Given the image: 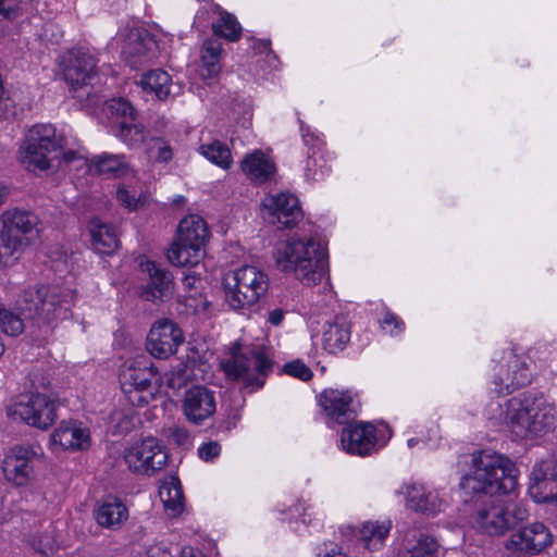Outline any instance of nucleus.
I'll return each mask as SVG.
<instances>
[{
	"label": "nucleus",
	"mask_w": 557,
	"mask_h": 557,
	"mask_svg": "<svg viewBox=\"0 0 557 557\" xmlns=\"http://www.w3.org/2000/svg\"><path fill=\"white\" fill-rule=\"evenodd\" d=\"M349 554L343 550V547L335 543H324L318 557H348Z\"/></svg>",
	"instance_id": "nucleus-54"
},
{
	"label": "nucleus",
	"mask_w": 557,
	"mask_h": 557,
	"mask_svg": "<svg viewBox=\"0 0 557 557\" xmlns=\"http://www.w3.org/2000/svg\"><path fill=\"white\" fill-rule=\"evenodd\" d=\"M262 207L267 212V219L282 227H293L302 218L297 197L288 193L265 196Z\"/></svg>",
	"instance_id": "nucleus-19"
},
{
	"label": "nucleus",
	"mask_w": 557,
	"mask_h": 557,
	"mask_svg": "<svg viewBox=\"0 0 557 557\" xmlns=\"http://www.w3.org/2000/svg\"><path fill=\"white\" fill-rule=\"evenodd\" d=\"M181 557H205V556L200 550H197L191 546H185L182 548Z\"/></svg>",
	"instance_id": "nucleus-61"
},
{
	"label": "nucleus",
	"mask_w": 557,
	"mask_h": 557,
	"mask_svg": "<svg viewBox=\"0 0 557 557\" xmlns=\"http://www.w3.org/2000/svg\"><path fill=\"white\" fill-rule=\"evenodd\" d=\"M183 342L184 335L177 324L169 319H160L150 327L146 349L154 358L165 359L175 354Z\"/></svg>",
	"instance_id": "nucleus-18"
},
{
	"label": "nucleus",
	"mask_w": 557,
	"mask_h": 557,
	"mask_svg": "<svg viewBox=\"0 0 557 557\" xmlns=\"http://www.w3.org/2000/svg\"><path fill=\"white\" fill-rule=\"evenodd\" d=\"M547 461L535 463L531 472L529 494L536 503H557V476Z\"/></svg>",
	"instance_id": "nucleus-25"
},
{
	"label": "nucleus",
	"mask_w": 557,
	"mask_h": 557,
	"mask_svg": "<svg viewBox=\"0 0 557 557\" xmlns=\"http://www.w3.org/2000/svg\"><path fill=\"white\" fill-rule=\"evenodd\" d=\"M140 86L146 92L154 95L159 100L174 96L180 90L170 74L161 69L145 73L140 79Z\"/></svg>",
	"instance_id": "nucleus-32"
},
{
	"label": "nucleus",
	"mask_w": 557,
	"mask_h": 557,
	"mask_svg": "<svg viewBox=\"0 0 557 557\" xmlns=\"http://www.w3.org/2000/svg\"><path fill=\"white\" fill-rule=\"evenodd\" d=\"M215 409L214 392L199 385L186 391L183 400V411L189 422L201 424L213 416Z\"/></svg>",
	"instance_id": "nucleus-21"
},
{
	"label": "nucleus",
	"mask_w": 557,
	"mask_h": 557,
	"mask_svg": "<svg viewBox=\"0 0 557 557\" xmlns=\"http://www.w3.org/2000/svg\"><path fill=\"white\" fill-rule=\"evenodd\" d=\"M183 294L178 295V301L184 304L187 312L199 313L207 310L208 301L202 294V278L195 272H188L182 280Z\"/></svg>",
	"instance_id": "nucleus-30"
},
{
	"label": "nucleus",
	"mask_w": 557,
	"mask_h": 557,
	"mask_svg": "<svg viewBox=\"0 0 557 557\" xmlns=\"http://www.w3.org/2000/svg\"><path fill=\"white\" fill-rule=\"evenodd\" d=\"M274 259L281 271L294 274L307 286L321 283L327 274L325 253L312 238H289L278 245Z\"/></svg>",
	"instance_id": "nucleus-4"
},
{
	"label": "nucleus",
	"mask_w": 557,
	"mask_h": 557,
	"mask_svg": "<svg viewBox=\"0 0 557 557\" xmlns=\"http://www.w3.org/2000/svg\"><path fill=\"white\" fill-rule=\"evenodd\" d=\"M182 242L205 250L209 238V230L206 221L197 214H190L181 220L177 234Z\"/></svg>",
	"instance_id": "nucleus-34"
},
{
	"label": "nucleus",
	"mask_w": 557,
	"mask_h": 557,
	"mask_svg": "<svg viewBox=\"0 0 557 557\" xmlns=\"http://www.w3.org/2000/svg\"><path fill=\"white\" fill-rule=\"evenodd\" d=\"M221 454V445L218 442L210 441L198 448L199 458L206 462L213 461Z\"/></svg>",
	"instance_id": "nucleus-51"
},
{
	"label": "nucleus",
	"mask_w": 557,
	"mask_h": 557,
	"mask_svg": "<svg viewBox=\"0 0 557 557\" xmlns=\"http://www.w3.org/2000/svg\"><path fill=\"white\" fill-rule=\"evenodd\" d=\"M168 386L170 388H181L185 381H186V374L185 369L180 368L177 371H171L165 374Z\"/></svg>",
	"instance_id": "nucleus-53"
},
{
	"label": "nucleus",
	"mask_w": 557,
	"mask_h": 557,
	"mask_svg": "<svg viewBox=\"0 0 557 557\" xmlns=\"http://www.w3.org/2000/svg\"><path fill=\"white\" fill-rule=\"evenodd\" d=\"M117 131L115 135L128 146H137L145 140V128L133 121H116Z\"/></svg>",
	"instance_id": "nucleus-42"
},
{
	"label": "nucleus",
	"mask_w": 557,
	"mask_h": 557,
	"mask_svg": "<svg viewBox=\"0 0 557 557\" xmlns=\"http://www.w3.org/2000/svg\"><path fill=\"white\" fill-rule=\"evenodd\" d=\"M5 348H4V344L2 343V341L0 339V357L3 355Z\"/></svg>",
	"instance_id": "nucleus-64"
},
{
	"label": "nucleus",
	"mask_w": 557,
	"mask_h": 557,
	"mask_svg": "<svg viewBox=\"0 0 557 557\" xmlns=\"http://www.w3.org/2000/svg\"><path fill=\"white\" fill-rule=\"evenodd\" d=\"M472 463V471L461 480L463 490L507 496L480 503L471 516V527L484 535L503 536L529 516L525 506L513 496L517 469L508 458L491 451L473 455Z\"/></svg>",
	"instance_id": "nucleus-1"
},
{
	"label": "nucleus",
	"mask_w": 557,
	"mask_h": 557,
	"mask_svg": "<svg viewBox=\"0 0 557 557\" xmlns=\"http://www.w3.org/2000/svg\"><path fill=\"white\" fill-rule=\"evenodd\" d=\"M269 285V276L260 268L239 267L223 277L225 302L234 311H249L267 295Z\"/></svg>",
	"instance_id": "nucleus-7"
},
{
	"label": "nucleus",
	"mask_w": 557,
	"mask_h": 557,
	"mask_svg": "<svg viewBox=\"0 0 557 557\" xmlns=\"http://www.w3.org/2000/svg\"><path fill=\"white\" fill-rule=\"evenodd\" d=\"M301 134L306 145L311 144L314 139L318 140V137H315L314 134H311L309 127L305 128L301 126Z\"/></svg>",
	"instance_id": "nucleus-62"
},
{
	"label": "nucleus",
	"mask_w": 557,
	"mask_h": 557,
	"mask_svg": "<svg viewBox=\"0 0 557 557\" xmlns=\"http://www.w3.org/2000/svg\"><path fill=\"white\" fill-rule=\"evenodd\" d=\"M0 239L11 251H23L36 237L38 218L32 212L10 209L1 215Z\"/></svg>",
	"instance_id": "nucleus-12"
},
{
	"label": "nucleus",
	"mask_w": 557,
	"mask_h": 557,
	"mask_svg": "<svg viewBox=\"0 0 557 557\" xmlns=\"http://www.w3.org/2000/svg\"><path fill=\"white\" fill-rule=\"evenodd\" d=\"M320 405L329 417L339 423L342 418L356 411V404L350 391L325 389L320 395Z\"/></svg>",
	"instance_id": "nucleus-28"
},
{
	"label": "nucleus",
	"mask_w": 557,
	"mask_h": 557,
	"mask_svg": "<svg viewBox=\"0 0 557 557\" xmlns=\"http://www.w3.org/2000/svg\"><path fill=\"white\" fill-rule=\"evenodd\" d=\"M91 443L89 430L74 420L62 421L51 434V444L60 450H85Z\"/></svg>",
	"instance_id": "nucleus-23"
},
{
	"label": "nucleus",
	"mask_w": 557,
	"mask_h": 557,
	"mask_svg": "<svg viewBox=\"0 0 557 557\" xmlns=\"http://www.w3.org/2000/svg\"><path fill=\"white\" fill-rule=\"evenodd\" d=\"M205 256V250L181 240L176 235L175 240L168 249V260L175 267H195L198 265Z\"/></svg>",
	"instance_id": "nucleus-36"
},
{
	"label": "nucleus",
	"mask_w": 557,
	"mask_h": 557,
	"mask_svg": "<svg viewBox=\"0 0 557 557\" xmlns=\"http://www.w3.org/2000/svg\"><path fill=\"white\" fill-rule=\"evenodd\" d=\"M199 152L211 163L220 166L223 170L230 169L233 163L230 148L219 140H213L209 144H202L199 147Z\"/></svg>",
	"instance_id": "nucleus-38"
},
{
	"label": "nucleus",
	"mask_w": 557,
	"mask_h": 557,
	"mask_svg": "<svg viewBox=\"0 0 557 557\" xmlns=\"http://www.w3.org/2000/svg\"><path fill=\"white\" fill-rule=\"evenodd\" d=\"M201 75L205 78H213L219 75L221 71L220 59L213 58L212 55L201 54Z\"/></svg>",
	"instance_id": "nucleus-50"
},
{
	"label": "nucleus",
	"mask_w": 557,
	"mask_h": 557,
	"mask_svg": "<svg viewBox=\"0 0 557 557\" xmlns=\"http://www.w3.org/2000/svg\"><path fill=\"white\" fill-rule=\"evenodd\" d=\"M115 197L119 203L129 211H136L144 208L149 201L148 195L144 193L137 195L135 191L129 190L125 185H120L117 187Z\"/></svg>",
	"instance_id": "nucleus-44"
},
{
	"label": "nucleus",
	"mask_w": 557,
	"mask_h": 557,
	"mask_svg": "<svg viewBox=\"0 0 557 557\" xmlns=\"http://www.w3.org/2000/svg\"><path fill=\"white\" fill-rule=\"evenodd\" d=\"M350 339V323L344 315L327 321L322 331V346L331 354L341 351Z\"/></svg>",
	"instance_id": "nucleus-29"
},
{
	"label": "nucleus",
	"mask_w": 557,
	"mask_h": 557,
	"mask_svg": "<svg viewBox=\"0 0 557 557\" xmlns=\"http://www.w3.org/2000/svg\"><path fill=\"white\" fill-rule=\"evenodd\" d=\"M144 557H174V555L168 549L166 546L156 544L150 546Z\"/></svg>",
	"instance_id": "nucleus-58"
},
{
	"label": "nucleus",
	"mask_w": 557,
	"mask_h": 557,
	"mask_svg": "<svg viewBox=\"0 0 557 557\" xmlns=\"http://www.w3.org/2000/svg\"><path fill=\"white\" fill-rule=\"evenodd\" d=\"M220 17L212 24L215 35L225 38L228 41H236L242 35V27L236 17L216 7Z\"/></svg>",
	"instance_id": "nucleus-39"
},
{
	"label": "nucleus",
	"mask_w": 557,
	"mask_h": 557,
	"mask_svg": "<svg viewBox=\"0 0 557 557\" xmlns=\"http://www.w3.org/2000/svg\"><path fill=\"white\" fill-rule=\"evenodd\" d=\"M92 248L103 255L113 253L120 245L117 233L113 225L94 219L89 223Z\"/></svg>",
	"instance_id": "nucleus-33"
},
{
	"label": "nucleus",
	"mask_w": 557,
	"mask_h": 557,
	"mask_svg": "<svg viewBox=\"0 0 557 557\" xmlns=\"http://www.w3.org/2000/svg\"><path fill=\"white\" fill-rule=\"evenodd\" d=\"M222 52V44L216 39H208L203 42L201 54L212 55L220 59Z\"/></svg>",
	"instance_id": "nucleus-55"
},
{
	"label": "nucleus",
	"mask_w": 557,
	"mask_h": 557,
	"mask_svg": "<svg viewBox=\"0 0 557 557\" xmlns=\"http://www.w3.org/2000/svg\"><path fill=\"white\" fill-rule=\"evenodd\" d=\"M159 497L170 517H177L184 510V495L177 476L163 478L159 486Z\"/></svg>",
	"instance_id": "nucleus-35"
},
{
	"label": "nucleus",
	"mask_w": 557,
	"mask_h": 557,
	"mask_svg": "<svg viewBox=\"0 0 557 557\" xmlns=\"http://www.w3.org/2000/svg\"><path fill=\"white\" fill-rule=\"evenodd\" d=\"M490 391L496 395L510 394L531 382L532 372L525 360L513 350H507L493 361Z\"/></svg>",
	"instance_id": "nucleus-10"
},
{
	"label": "nucleus",
	"mask_w": 557,
	"mask_h": 557,
	"mask_svg": "<svg viewBox=\"0 0 557 557\" xmlns=\"http://www.w3.org/2000/svg\"><path fill=\"white\" fill-rule=\"evenodd\" d=\"M21 312H13L0 302V329L10 336H17L24 331V321Z\"/></svg>",
	"instance_id": "nucleus-43"
},
{
	"label": "nucleus",
	"mask_w": 557,
	"mask_h": 557,
	"mask_svg": "<svg viewBox=\"0 0 557 557\" xmlns=\"http://www.w3.org/2000/svg\"><path fill=\"white\" fill-rule=\"evenodd\" d=\"M172 437L178 445H185L188 443L189 434L183 428H174L172 431Z\"/></svg>",
	"instance_id": "nucleus-60"
},
{
	"label": "nucleus",
	"mask_w": 557,
	"mask_h": 557,
	"mask_svg": "<svg viewBox=\"0 0 557 557\" xmlns=\"http://www.w3.org/2000/svg\"><path fill=\"white\" fill-rule=\"evenodd\" d=\"M17 10V0H0V14L12 18Z\"/></svg>",
	"instance_id": "nucleus-57"
},
{
	"label": "nucleus",
	"mask_w": 557,
	"mask_h": 557,
	"mask_svg": "<svg viewBox=\"0 0 557 557\" xmlns=\"http://www.w3.org/2000/svg\"><path fill=\"white\" fill-rule=\"evenodd\" d=\"M441 438L440 430L437 425H432L429 430L428 436L424 437H410L407 441L409 448H413L419 444H423L426 447H435Z\"/></svg>",
	"instance_id": "nucleus-49"
},
{
	"label": "nucleus",
	"mask_w": 557,
	"mask_h": 557,
	"mask_svg": "<svg viewBox=\"0 0 557 557\" xmlns=\"http://www.w3.org/2000/svg\"><path fill=\"white\" fill-rule=\"evenodd\" d=\"M86 169L88 172L102 175L108 178H120L132 174L133 169L124 154L102 152L91 159L86 157V163L77 170Z\"/></svg>",
	"instance_id": "nucleus-24"
},
{
	"label": "nucleus",
	"mask_w": 557,
	"mask_h": 557,
	"mask_svg": "<svg viewBox=\"0 0 557 557\" xmlns=\"http://www.w3.org/2000/svg\"><path fill=\"white\" fill-rule=\"evenodd\" d=\"M244 174L252 182L264 183L275 173L273 160L260 150L247 154L240 162Z\"/></svg>",
	"instance_id": "nucleus-31"
},
{
	"label": "nucleus",
	"mask_w": 557,
	"mask_h": 557,
	"mask_svg": "<svg viewBox=\"0 0 557 557\" xmlns=\"http://www.w3.org/2000/svg\"><path fill=\"white\" fill-rule=\"evenodd\" d=\"M94 516L100 527L117 531L127 522L129 511L120 498L109 497L95 508Z\"/></svg>",
	"instance_id": "nucleus-26"
},
{
	"label": "nucleus",
	"mask_w": 557,
	"mask_h": 557,
	"mask_svg": "<svg viewBox=\"0 0 557 557\" xmlns=\"http://www.w3.org/2000/svg\"><path fill=\"white\" fill-rule=\"evenodd\" d=\"M406 498V507L426 516H436L446 507V500L440 491L422 484H412L401 492Z\"/></svg>",
	"instance_id": "nucleus-22"
},
{
	"label": "nucleus",
	"mask_w": 557,
	"mask_h": 557,
	"mask_svg": "<svg viewBox=\"0 0 557 557\" xmlns=\"http://www.w3.org/2000/svg\"><path fill=\"white\" fill-rule=\"evenodd\" d=\"M74 299L75 294L70 288L33 286L22 290L14 309L38 324L51 325L69 318Z\"/></svg>",
	"instance_id": "nucleus-5"
},
{
	"label": "nucleus",
	"mask_w": 557,
	"mask_h": 557,
	"mask_svg": "<svg viewBox=\"0 0 557 557\" xmlns=\"http://www.w3.org/2000/svg\"><path fill=\"white\" fill-rule=\"evenodd\" d=\"M552 543L550 530L542 522H532L512 533L506 542V548L508 552H517L521 557H532Z\"/></svg>",
	"instance_id": "nucleus-17"
},
{
	"label": "nucleus",
	"mask_w": 557,
	"mask_h": 557,
	"mask_svg": "<svg viewBox=\"0 0 557 557\" xmlns=\"http://www.w3.org/2000/svg\"><path fill=\"white\" fill-rule=\"evenodd\" d=\"M120 380L128 403L135 407L148 405L161 389V377L157 368L143 360L128 363Z\"/></svg>",
	"instance_id": "nucleus-9"
},
{
	"label": "nucleus",
	"mask_w": 557,
	"mask_h": 557,
	"mask_svg": "<svg viewBox=\"0 0 557 557\" xmlns=\"http://www.w3.org/2000/svg\"><path fill=\"white\" fill-rule=\"evenodd\" d=\"M381 326L391 335H396L404 329V323L395 314L386 312L381 321Z\"/></svg>",
	"instance_id": "nucleus-52"
},
{
	"label": "nucleus",
	"mask_w": 557,
	"mask_h": 557,
	"mask_svg": "<svg viewBox=\"0 0 557 557\" xmlns=\"http://www.w3.org/2000/svg\"><path fill=\"white\" fill-rule=\"evenodd\" d=\"M96 58L86 50L76 49L64 54L60 66L70 90L77 92L87 87L96 74Z\"/></svg>",
	"instance_id": "nucleus-16"
},
{
	"label": "nucleus",
	"mask_w": 557,
	"mask_h": 557,
	"mask_svg": "<svg viewBox=\"0 0 557 557\" xmlns=\"http://www.w3.org/2000/svg\"><path fill=\"white\" fill-rule=\"evenodd\" d=\"M7 413L13 420L47 430L57 420V401L47 392L29 391L18 395Z\"/></svg>",
	"instance_id": "nucleus-8"
},
{
	"label": "nucleus",
	"mask_w": 557,
	"mask_h": 557,
	"mask_svg": "<svg viewBox=\"0 0 557 557\" xmlns=\"http://www.w3.org/2000/svg\"><path fill=\"white\" fill-rule=\"evenodd\" d=\"M389 437L391 432L385 424L355 422L343 429L341 446L347 454L364 457L385 445Z\"/></svg>",
	"instance_id": "nucleus-11"
},
{
	"label": "nucleus",
	"mask_w": 557,
	"mask_h": 557,
	"mask_svg": "<svg viewBox=\"0 0 557 557\" xmlns=\"http://www.w3.org/2000/svg\"><path fill=\"white\" fill-rule=\"evenodd\" d=\"M42 456L38 445H16L7 454L3 472L8 481L25 486L34 479V465Z\"/></svg>",
	"instance_id": "nucleus-14"
},
{
	"label": "nucleus",
	"mask_w": 557,
	"mask_h": 557,
	"mask_svg": "<svg viewBox=\"0 0 557 557\" xmlns=\"http://www.w3.org/2000/svg\"><path fill=\"white\" fill-rule=\"evenodd\" d=\"M144 270L150 277L144 290L147 300L163 301L173 295V277L168 271L160 269L154 262L150 261L144 264Z\"/></svg>",
	"instance_id": "nucleus-27"
},
{
	"label": "nucleus",
	"mask_w": 557,
	"mask_h": 557,
	"mask_svg": "<svg viewBox=\"0 0 557 557\" xmlns=\"http://www.w3.org/2000/svg\"><path fill=\"white\" fill-rule=\"evenodd\" d=\"M22 251H11V249H8L7 247H3L1 244L0 247V269L10 267L14 264V262L17 260V257L15 255H20Z\"/></svg>",
	"instance_id": "nucleus-56"
},
{
	"label": "nucleus",
	"mask_w": 557,
	"mask_h": 557,
	"mask_svg": "<svg viewBox=\"0 0 557 557\" xmlns=\"http://www.w3.org/2000/svg\"><path fill=\"white\" fill-rule=\"evenodd\" d=\"M148 156L151 160L168 163L173 159L174 152L169 141L163 138H152L148 144Z\"/></svg>",
	"instance_id": "nucleus-46"
},
{
	"label": "nucleus",
	"mask_w": 557,
	"mask_h": 557,
	"mask_svg": "<svg viewBox=\"0 0 557 557\" xmlns=\"http://www.w3.org/2000/svg\"><path fill=\"white\" fill-rule=\"evenodd\" d=\"M530 357L540 366L557 371V341L537 343L530 350Z\"/></svg>",
	"instance_id": "nucleus-40"
},
{
	"label": "nucleus",
	"mask_w": 557,
	"mask_h": 557,
	"mask_svg": "<svg viewBox=\"0 0 557 557\" xmlns=\"http://www.w3.org/2000/svg\"><path fill=\"white\" fill-rule=\"evenodd\" d=\"M492 428L509 432L520 440L539 437L557 425V409L543 395L523 393L492 400L485 408Z\"/></svg>",
	"instance_id": "nucleus-2"
},
{
	"label": "nucleus",
	"mask_w": 557,
	"mask_h": 557,
	"mask_svg": "<svg viewBox=\"0 0 557 557\" xmlns=\"http://www.w3.org/2000/svg\"><path fill=\"white\" fill-rule=\"evenodd\" d=\"M282 371L289 376L305 382L309 381L313 375L311 369L300 359H295L285 363Z\"/></svg>",
	"instance_id": "nucleus-47"
},
{
	"label": "nucleus",
	"mask_w": 557,
	"mask_h": 557,
	"mask_svg": "<svg viewBox=\"0 0 557 557\" xmlns=\"http://www.w3.org/2000/svg\"><path fill=\"white\" fill-rule=\"evenodd\" d=\"M124 461L135 474L153 475L168 463V454L154 437H146L124 450Z\"/></svg>",
	"instance_id": "nucleus-13"
},
{
	"label": "nucleus",
	"mask_w": 557,
	"mask_h": 557,
	"mask_svg": "<svg viewBox=\"0 0 557 557\" xmlns=\"http://www.w3.org/2000/svg\"><path fill=\"white\" fill-rule=\"evenodd\" d=\"M9 195V189L7 186L0 184V206L4 202L5 198Z\"/></svg>",
	"instance_id": "nucleus-63"
},
{
	"label": "nucleus",
	"mask_w": 557,
	"mask_h": 557,
	"mask_svg": "<svg viewBox=\"0 0 557 557\" xmlns=\"http://www.w3.org/2000/svg\"><path fill=\"white\" fill-rule=\"evenodd\" d=\"M27 542L34 550L44 556L53 554L58 547L54 529L51 525L44 531L32 534Z\"/></svg>",
	"instance_id": "nucleus-41"
},
{
	"label": "nucleus",
	"mask_w": 557,
	"mask_h": 557,
	"mask_svg": "<svg viewBox=\"0 0 557 557\" xmlns=\"http://www.w3.org/2000/svg\"><path fill=\"white\" fill-rule=\"evenodd\" d=\"M119 37L122 40L121 54L131 67L136 69L157 57V42L147 29L141 27L124 29Z\"/></svg>",
	"instance_id": "nucleus-15"
},
{
	"label": "nucleus",
	"mask_w": 557,
	"mask_h": 557,
	"mask_svg": "<svg viewBox=\"0 0 557 557\" xmlns=\"http://www.w3.org/2000/svg\"><path fill=\"white\" fill-rule=\"evenodd\" d=\"M327 171L325 159L321 153L313 152L306 160L305 177L307 181H320L327 174Z\"/></svg>",
	"instance_id": "nucleus-45"
},
{
	"label": "nucleus",
	"mask_w": 557,
	"mask_h": 557,
	"mask_svg": "<svg viewBox=\"0 0 557 557\" xmlns=\"http://www.w3.org/2000/svg\"><path fill=\"white\" fill-rule=\"evenodd\" d=\"M392 525L393 524L389 519L382 521H367L358 531L359 540L368 550H377L382 547L384 541L388 536Z\"/></svg>",
	"instance_id": "nucleus-37"
},
{
	"label": "nucleus",
	"mask_w": 557,
	"mask_h": 557,
	"mask_svg": "<svg viewBox=\"0 0 557 557\" xmlns=\"http://www.w3.org/2000/svg\"><path fill=\"white\" fill-rule=\"evenodd\" d=\"M17 159L29 172L53 168L73 170L86 163V150L75 137L58 133L51 124H37L25 134Z\"/></svg>",
	"instance_id": "nucleus-3"
},
{
	"label": "nucleus",
	"mask_w": 557,
	"mask_h": 557,
	"mask_svg": "<svg viewBox=\"0 0 557 557\" xmlns=\"http://www.w3.org/2000/svg\"><path fill=\"white\" fill-rule=\"evenodd\" d=\"M273 358L264 346L232 348L227 359L221 361V367L228 380L243 384L250 392L261 388L273 369Z\"/></svg>",
	"instance_id": "nucleus-6"
},
{
	"label": "nucleus",
	"mask_w": 557,
	"mask_h": 557,
	"mask_svg": "<svg viewBox=\"0 0 557 557\" xmlns=\"http://www.w3.org/2000/svg\"><path fill=\"white\" fill-rule=\"evenodd\" d=\"M396 539V557H436L437 542L426 534L403 525Z\"/></svg>",
	"instance_id": "nucleus-20"
},
{
	"label": "nucleus",
	"mask_w": 557,
	"mask_h": 557,
	"mask_svg": "<svg viewBox=\"0 0 557 557\" xmlns=\"http://www.w3.org/2000/svg\"><path fill=\"white\" fill-rule=\"evenodd\" d=\"M108 108L112 114H115L120 121H133L134 108L125 99H113L109 102Z\"/></svg>",
	"instance_id": "nucleus-48"
},
{
	"label": "nucleus",
	"mask_w": 557,
	"mask_h": 557,
	"mask_svg": "<svg viewBox=\"0 0 557 557\" xmlns=\"http://www.w3.org/2000/svg\"><path fill=\"white\" fill-rule=\"evenodd\" d=\"M285 317V311L283 309L276 308L269 312L268 322L273 326H278L283 322Z\"/></svg>",
	"instance_id": "nucleus-59"
}]
</instances>
